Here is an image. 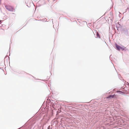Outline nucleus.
Instances as JSON below:
<instances>
[{"label":"nucleus","instance_id":"nucleus-8","mask_svg":"<svg viewBox=\"0 0 129 129\" xmlns=\"http://www.w3.org/2000/svg\"><path fill=\"white\" fill-rule=\"evenodd\" d=\"M83 23L85 24H87V23L85 21H81V23Z\"/></svg>","mask_w":129,"mask_h":129},{"label":"nucleus","instance_id":"nucleus-9","mask_svg":"<svg viewBox=\"0 0 129 129\" xmlns=\"http://www.w3.org/2000/svg\"><path fill=\"white\" fill-rule=\"evenodd\" d=\"M102 40L103 41H104L105 42V43L107 44V43H106V42L105 41V39H103Z\"/></svg>","mask_w":129,"mask_h":129},{"label":"nucleus","instance_id":"nucleus-16","mask_svg":"<svg viewBox=\"0 0 129 129\" xmlns=\"http://www.w3.org/2000/svg\"><path fill=\"white\" fill-rule=\"evenodd\" d=\"M128 85H129V83H128Z\"/></svg>","mask_w":129,"mask_h":129},{"label":"nucleus","instance_id":"nucleus-2","mask_svg":"<svg viewBox=\"0 0 129 129\" xmlns=\"http://www.w3.org/2000/svg\"><path fill=\"white\" fill-rule=\"evenodd\" d=\"M122 31H123V33L124 35L126 36H129L128 33V30L126 28H124L122 29Z\"/></svg>","mask_w":129,"mask_h":129},{"label":"nucleus","instance_id":"nucleus-13","mask_svg":"<svg viewBox=\"0 0 129 129\" xmlns=\"http://www.w3.org/2000/svg\"><path fill=\"white\" fill-rule=\"evenodd\" d=\"M1 21L0 20V23L1 22Z\"/></svg>","mask_w":129,"mask_h":129},{"label":"nucleus","instance_id":"nucleus-11","mask_svg":"<svg viewBox=\"0 0 129 129\" xmlns=\"http://www.w3.org/2000/svg\"><path fill=\"white\" fill-rule=\"evenodd\" d=\"M128 9V8H127L125 10L126 11Z\"/></svg>","mask_w":129,"mask_h":129},{"label":"nucleus","instance_id":"nucleus-1","mask_svg":"<svg viewBox=\"0 0 129 129\" xmlns=\"http://www.w3.org/2000/svg\"><path fill=\"white\" fill-rule=\"evenodd\" d=\"M5 7L7 10L13 12L14 10H15L14 7L12 6L7 5L5 6Z\"/></svg>","mask_w":129,"mask_h":129},{"label":"nucleus","instance_id":"nucleus-6","mask_svg":"<svg viewBox=\"0 0 129 129\" xmlns=\"http://www.w3.org/2000/svg\"><path fill=\"white\" fill-rule=\"evenodd\" d=\"M117 92L118 93H119L121 94H122V93H123V92L121 91L118 90L117 91Z\"/></svg>","mask_w":129,"mask_h":129},{"label":"nucleus","instance_id":"nucleus-14","mask_svg":"<svg viewBox=\"0 0 129 129\" xmlns=\"http://www.w3.org/2000/svg\"><path fill=\"white\" fill-rule=\"evenodd\" d=\"M111 55H110V57H111Z\"/></svg>","mask_w":129,"mask_h":129},{"label":"nucleus","instance_id":"nucleus-4","mask_svg":"<svg viewBox=\"0 0 129 129\" xmlns=\"http://www.w3.org/2000/svg\"><path fill=\"white\" fill-rule=\"evenodd\" d=\"M115 96V94L113 95H109L107 97V99H110L111 98H113Z\"/></svg>","mask_w":129,"mask_h":129},{"label":"nucleus","instance_id":"nucleus-7","mask_svg":"<svg viewBox=\"0 0 129 129\" xmlns=\"http://www.w3.org/2000/svg\"><path fill=\"white\" fill-rule=\"evenodd\" d=\"M96 36L99 38H100V37L99 35V34L98 33H97V34H96Z\"/></svg>","mask_w":129,"mask_h":129},{"label":"nucleus","instance_id":"nucleus-15","mask_svg":"<svg viewBox=\"0 0 129 129\" xmlns=\"http://www.w3.org/2000/svg\"><path fill=\"white\" fill-rule=\"evenodd\" d=\"M82 107H81V109H82Z\"/></svg>","mask_w":129,"mask_h":129},{"label":"nucleus","instance_id":"nucleus-5","mask_svg":"<svg viewBox=\"0 0 129 129\" xmlns=\"http://www.w3.org/2000/svg\"><path fill=\"white\" fill-rule=\"evenodd\" d=\"M121 49L122 51H126V50H128V49L126 48V47H125L123 46H122V47H121Z\"/></svg>","mask_w":129,"mask_h":129},{"label":"nucleus","instance_id":"nucleus-3","mask_svg":"<svg viewBox=\"0 0 129 129\" xmlns=\"http://www.w3.org/2000/svg\"><path fill=\"white\" fill-rule=\"evenodd\" d=\"M115 46L116 48V49L118 51H120L121 49V47L120 46L118 45L117 43H115Z\"/></svg>","mask_w":129,"mask_h":129},{"label":"nucleus","instance_id":"nucleus-12","mask_svg":"<svg viewBox=\"0 0 129 129\" xmlns=\"http://www.w3.org/2000/svg\"><path fill=\"white\" fill-rule=\"evenodd\" d=\"M128 11L129 12V7H128Z\"/></svg>","mask_w":129,"mask_h":129},{"label":"nucleus","instance_id":"nucleus-10","mask_svg":"<svg viewBox=\"0 0 129 129\" xmlns=\"http://www.w3.org/2000/svg\"><path fill=\"white\" fill-rule=\"evenodd\" d=\"M81 106H83L82 104H81Z\"/></svg>","mask_w":129,"mask_h":129}]
</instances>
